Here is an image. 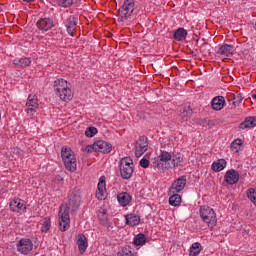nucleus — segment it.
I'll list each match as a JSON object with an SVG mask.
<instances>
[{"instance_id":"29","label":"nucleus","mask_w":256,"mask_h":256,"mask_svg":"<svg viewBox=\"0 0 256 256\" xmlns=\"http://www.w3.org/2000/svg\"><path fill=\"white\" fill-rule=\"evenodd\" d=\"M133 243L136 247L145 245L147 243V237H145V234L140 233L134 237Z\"/></svg>"},{"instance_id":"2","label":"nucleus","mask_w":256,"mask_h":256,"mask_svg":"<svg viewBox=\"0 0 256 256\" xmlns=\"http://www.w3.org/2000/svg\"><path fill=\"white\" fill-rule=\"evenodd\" d=\"M54 91L56 95L61 99V101H71L73 99V91L69 87V83L63 79L58 78L54 81Z\"/></svg>"},{"instance_id":"36","label":"nucleus","mask_w":256,"mask_h":256,"mask_svg":"<svg viewBox=\"0 0 256 256\" xmlns=\"http://www.w3.org/2000/svg\"><path fill=\"white\" fill-rule=\"evenodd\" d=\"M247 197L256 207V189L254 188L248 189Z\"/></svg>"},{"instance_id":"28","label":"nucleus","mask_w":256,"mask_h":256,"mask_svg":"<svg viewBox=\"0 0 256 256\" xmlns=\"http://www.w3.org/2000/svg\"><path fill=\"white\" fill-rule=\"evenodd\" d=\"M202 251L201 243H193L189 250V256H198Z\"/></svg>"},{"instance_id":"30","label":"nucleus","mask_w":256,"mask_h":256,"mask_svg":"<svg viewBox=\"0 0 256 256\" xmlns=\"http://www.w3.org/2000/svg\"><path fill=\"white\" fill-rule=\"evenodd\" d=\"M14 65H17L18 67H29L31 65V58H20L14 60Z\"/></svg>"},{"instance_id":"5","label":"nucleus","mask_w":256,"mask_h":256,"mask_svg":"<svg viewBox=\"0 0 256 256\" xmlns=\"http://www.w3.org/2000/svg\"><path fill=\"white\" fill-rule=\"evenodd\" d=\"M173 159V155H171V152H167L165 150H161L160 154L154 158L152 165L155 169H159L164 171V169H171V165L169 164V161Z\"/></svg>"},{"instance_id":"18","label":"nucleus","mask_w":256,"mask_h":256,"mask_svg":"<svg viewBox=\"0 0 256 256\" xmlns=\"http://www.w3.org/2000/svg\"><path fill=\"white\" fill-rule=\"evenodd\" d=\"M10 209L15 213H21V211H25L27 207H25V202L19 198H15L10 202Z\"/></svg>"},{"instance_id":"15","label":"nucleus","mask_w":256,"mask_h":256,"mask_svg":"<svg viewBox=\"0 0 256 256\" xmlns=\"http://www.w3.org/2000/svg\"><path fill=\"white\" fill-rule=\"evenodd\" d=\"M76 245L78 246L79 253L83 255V253H85L89 247V241L84 234H79L76 237Z\"/></svg>"},{"instance_id":"17","label":"nucleus","mask_w":256,"mask_h":256,"mask_svg":"<svg viewBox=\"0 0 256 256\" xmlns=\"http://www.w3.org/2000/svg\"><path fill=\"white\" fill-rule=\"evenodd\" d=\"M65 26L67 28V33L73 37V35H75V31H77V17L69 16L66 19Z\"/></svg>"},{"instance_id":"37","label":"nucleus","mask_w":256,"mask_h":256,"mask_svg":"<svg viewBox=\"0 0 256 256\" xmlns=\"http://www.w3.org/2000/svg\"><path fill=\"white\" fill-rule=\"evenodd\" d=\"M183 163V157L181 156H173V159H172V165L174 168H177V167H181V165Z\"/></svg>"},{"instance_id":"1","label":"nucleus","mask_w":256,"mask_h":256,"mask_svg":"<svg viewBox=\"0 0 256 256\" xmlns=\"http://www.w3.org/2000/svg\"><path fill=\"white\" fill-rule=\"evenodd\" d=\"M81 207V191L74 190L72 191L66 201H64L59 208L58 217H59V227L60 231L65 232L69 227H71V215H75Z\"/></svg>"},{"instance_id":"16","label":"nucleus","mask_w":256,"mask_h":256,"mask_svg":"<svg viewBox=\"0 0 256 256\" xmlns=\"http://www.w3.org/2000/svg\"><path fill=\"white\" fill-rule=\"evenodd\" d=\"M224 179L228 185H235L239 183V172L234 169L228 170L225 173Z\"/></svg>"},{"instance_id":"32","label":"nucleus","mask_w":256,"mask_h":256,"mask_svg":"<svg viewBox=\"0 0 256 256\" xmlns=\"http://www.w3.org/2000/svg\"><path fill=\"white\" fill-rule=\"evenodd\" d=\"M98 220L100 221L101 225H107L108 218H107V210L100 209L98 212Z\"/></svg>"},{"instance_id":"13","label":"nucleus","mask_w":256,"mask_h":256,"mask_svg":"<svg viewBox=\"0 0 256 256\" xmlns=\"http://www.w3.org/2000/svg\"><path fill=\"white\" fill-rule=\"evenodd\" d=\"M107 197V188L105 184V176L100 177L98 188L96 191V198L99 199V201L105 200Z\"/></svg>"},{"instance_id":"3","label":"nucleus","mask_w":256,"mask_h":256,"mask_svg":"<svg viewBox=\"0 0 256 256\" xmlns=\"http://www.w3.org/2000/svg\"><path fill=\"white\" fill-rule=\"evenodd\" d=\"M61 157L67 171H70L71 173L77 171V158L75 157V153L73 152L71 147H62Z\"/></svg>"},{"instance_id":"14","label":"nucleus","mask_w":256,"mask_h":256,"mask_svg":"<svg viewBox=\"0 0 256 256\" xmlns=\"http://www.w3.org/2000/svg\"><path fill=\"white\" fill-rule=\"evenodd\" d=\"M94 147H95V152L104 153V154L111 153V150L113 149V146L111 145V143L103 140H99L95 142Z\"/></svg>"},{"instance_id":"42","label":"nucleus","mask_w":256,"mask_h":256,"mask_svg":"<svg viewBox=\"0 0 256 256\" xmlns=\"http://www.w3.org/2000/svg\"><path fill=\"white\" fill-rule=\"evenodd\" d=\"M252 98H253V99H256V94H253V95H252Z\"/></svg>"},{"instance_id":"43","label":"nucleus","mask_w":256,"mask_h":256,"mask_svg":"<svg viewBox=\"0 0 256 256\" xmlns=\"http://www.w3.org/2000/svg\"><path fill=\"white\" fill-rule=\"evenodd\" d=\"M212 123H213V121H209V122H208V125H212Z\"/></svg>"},{"instance_id":"8","label":"nucleus","mask_w":256,"mask_h":256,"mask_svg":"<svg viewBox=\"0 0 256 256\" xmlns=\"http://www.w3.org/2000/svg\"><path fill=\"white\" fill-rule=\"evenodd\" d=\"M149 149V139L147 136H140L135 145V157H141Z\"/></svg>"},{"instance_id":"6","label":"nucleus","mask_w":256,"mask_h":256,"mask_svg":"<svg viewBox=\"0 0 256 256\" xmlns=\"http://www.w3.org/2000/svg\"><path fill=\"white\" fill-rule=\"evenodd\" d=\"M135 164H133V159L131 157H124L119 161V171L122 179H131L133 177V173Z\"/></svg>"},{"instance_id":"21","label":"nucleus","mask_w":256,"mask_h":256,"mask_svg":"<svg viewBox=\"0 0 256 256\" xmlns=\"http://www.w3.org/2000/svg\"><path fill=\"white\" fill-rule=\"evenodd\" d=\"M179 111L181 121H187L188 119H191V116L193 115V109H191V106L183 105L180 107Z\"/></svg>"},{"instance_id":"20","label":"nucleus","mask_w":256,"mask_h":256,"mask_svg":"<svg viewBox=\"0 0 256 256\" xmlns=\"http://www.w3.org/2000/svg\"><path fill=\"white\" fill-rule=\"evenodd\" d=\"M212 109L214 111H221L223 107H225V97L223 96H216L212 99Z\"/></svg>"},{"instance_id":"9","label":"nucleus","mask_w":256,"mask_h":256,"mask_svg":"<svg viewBox=\"0 0 256 256\" xmlns=\"http://www.w3.org/2000/svg\"><path fill=\"white\" fill-rule=\"evenodd\" d=\"M26 113L30 116L35 115L37 113V109H39V99L35 95H29L26 102Z\"/></svg>"},{"instance_id":"22","label":"nucleus","mask_w":256,"mask_h":256,"mask_svg":"<svg viewBox=\"0 0 256 256\" xmlns=\"http://www.w3.org/2000/svg\"><path fill=\"white\" fill-rule=\"evenodd\" d=\"M253 127H256V116L245 118L239 125V129H251Z\"/></svg>"},{"instance_id":"23","label":"nucleus","mask_w":256,"mask_h":256,"mask_svg":"<svg viewBox=\"0 0 256 256\" xmlns=\"http://www.w3.org/2000/svg\"><path fill=\"white\" fill-rule=\"evenodd\" d=\"M126 219V225H129L130 227H135L141 223V218L139 215L136 214H127L125 216Z\"/></svg>"},{"instance_id":"41","label":"nucleus","mask_w":256,"mask_h":256,"mask_svg":"<svg viewBox=\"0 0 256 256\" xmlns=\"http://www.w3.org/2000/svg\"><path fill=\"white\" fill-rule=\"evenodd\" d=\"M36 0H23L24 3H35Z\"/></svg>"},{"instance_id":"44","label":"nucleus","mask_w":256,"mask_h":256,"mask_svg":"<svg viewBox=\"0 0 256 256\" xmlns=\"http://www.w3.org/2000/svg\"><path fill=\"white\" fill-rule=\"evenodd\" d=\"M233 105H235V102H233Z\"/></svg>"},{"instance_id":"38","label":"nucleus","mask_w":256,"mask_h":256,"mask_svg":"<svg viewBox=\"0 0 256 256\" xmlns=\"http://www.w3.org/2000/svg\"><path fill=\"white\" fill-rule=\"evenodd\" d=\"M98 131L95 127H88L85 131L86 137H95L97 135Z\"/></svg>"},{"instance_id":"11","label":"nucleus","mask_w":256,"mask_h":256,"mask_svg":"<svg viewBox=\"0 0 256 256\" xmlns=\"http://www.w3.org/2000/svg\"><path fill=\"white\" fill-rule=\"evenodd\" d=\"M187 185V178L185 176H180L178 179H176L169 191L170 193H181V191H183V189H185V186Z\"/></svg>"},{"instance_id":"34","label":"nucleus","mask_w":256,"mask_h":256,"mask_svg":"<svg viewBox=\"0 0 256 256\" xmlns=\"http://www.w3.org/2000/svg\"><path fill=\"white\" fill-rule=\"evenodd\" d=\"M49 229H51V218L46 217L42 220L41 231H42V233H47V231H49Z\"/></svg>"},{"instance_id":"27","label":"nucleus","mask_w":256,"mask_h":256,"mask_svg":"<svg viewBox=\"0 0 256 256\" xmlns=\"http://www.w3.org/2000/svg\"><path fill=\"white\" fill-rule=\"evenodd\" d=\"M174 39L176 41H185V39H187V30H185V28H178L174 32Z\"/></svg>"},{"instance_id":"24","label":"nucleus","mask_w":256,"mask_h":256,"mask_svg":"<svg viewBox=\"0 0 256 256\" xmlns=\"http://www.w3.org/2000/svg\"><path fill=\"white\" fill-rule=\"evenodd\" d=\"M227 167V161L225 159H218L212 163L211 169L215 171V173H219L223 171Z\"/></svg>"},{"instance_id":"10","label":"nucleus","mask_w":256,"mask_h":256,"mask_svg":"<svg viewBox=\"0 0 256 256\" xmlns=\"http://www.w3.org/2000/svg\"><path fill=\"white\" fill-rule=\"evenodd\" d=\"M17 251L22 255H29L33 251V242L31 239H21L17 243Z\"/></svg>"},{"instance_id":"39","label":"nucleus","mask_w":256,"mask_h":256,"mask_svg":"<svg viewBox=\"0 0 256 256\" xmlns=\"http://www.w3.org/2000/svg\"><path fill=\"white\" fill-rule=\"evenodd\" d=\"M140 167H143V169H147L149 167V160L146 158H142L139 162Z\"/></svg>"},{"instance_id":"7","label":"nucleus","mask_w":256,"mask_h":256,"mask_svg":"<svg viewBox=\"0 0 256 256\" xmlns=\"http://www.w3.org/2000/svg\"><path fill=\"white\" fill-rule=\"evenodd\" d=\"M135 11V0H124L123 5L118 10V23H125Z\"/></svg>"},{"instance_id":"4","label":"nucleus","mask_w":256,"mask_h":256,"mask_svg":"<svg viewBox=\"0 0 256 256\" xmlns=\"http://www.w3.org/2000/svg\"><path fill=\"white\" fill-rule=\"evenodd\" d=\"M199 213L202 221L206 223L210 229H213V227L217 225V214L213 208L205 205L201 206Z\"/></svg>"},{"instance_id":"26","label":"nucleus","mask_w":256,"mask_h":256,"mask_svg":"<svg viewBox=\"0 0 256 256\" xmlns=\"http://www.w3.org/2000/svg\"><path fill=\"white\" fill-rule=\"evenodd\" d=\"M168 195H170L169 203L172 205V207H179V205H181V195L171 193V190H169Z\"/></svg>"},{"instance_id":"33","label":"nucleus","mask_w":256,"mask_h":256,"mask_svg":"<svg viewBox=\"0 0 256 256\" xmlns=\"http://www.w3.org/2000/svg\"><path fill=\"white\" fill-rule=\"evenodd\" d=\"M79 0H57L59 7H64V9H67V7H72V5H75Z\"/></svg>"},{"instance_id":"35","label":"nucleus","mask_w":256,"mask_h":256,"mask_svg":"<svg viewBox=\"0 0 256 256\" xmlns=\"http://www.w3.org/2000/svg\"><path fill=\"white\" fill-rule=\"evenodd\" d=\"M117 256H137L133 253L130 246H125L117 253Z\"/></svg>"},{"instance_id":"25","label":"nucleus","mask_w":256,"mask_h":256,"mask_svg":"<svg viewBox=\"0 0 256 256\" xmlns=\"http://www.w3.org/2000/svg\"><path fill=\"white\" fill-rule=\"evenodd\" d=\"M233 49V45L224 44L220 46V48L218 49V53L220 55H223V57H231V55H233Z\"/></svg>"},{"instance_id":"12","label":"nucleus","mask_w":256,"mask_h":256,"mask_svg":"<svg viewBox=\"0 0 256 256\" xmlns=\"http://www.w3.org/2000/svg\"><path fill=\"white\" fill-rule=\"evenodd\" d=\"M36 27L39 31H49L55 27V22L51 18H40L36 23Z\"/></svg>"},{"instance_id":"31","label":"nucleus","mask_w":256,"mask_h":256,"mask_svg":"<svg viewBox=\"0 0 256 256\" xmlns=\"http://www.w3.org/2000/svg\"><path fill=\"white\" fill-rule=\"evenodd\" d=\"M243 145V140L241 139H236L234 140L231 145H230V149L231 151H233L234 153H239V151L241 150V146Z\"/></svg>"},{"instance_id":"19","label":"nucleus","mask_w":256,"mask_h":256,"mask_svg":"<svg viewBox=\"0 0 256 256\" xmlns=\"http://www.w3.org/2000/svg\"><path fill=\"white\" fill-rule=\"evenodd\" d=\"M133 197L127 192H121L117 195V200L121 207H127L131 203Z\"/></svg>"},{"instance_id":"40","label":"nucleus","mask_w":256,"mask_h":256,"mask_svg":"<svg viewBox=\"0 0 256 256\" xmlns=\"http://www.w3.org/2000/svg\"><path fill=\"white\" fill-rule=\"evenodd\" d=\"M84 151H86V153H93V151H95V144L86 146Z\"/></svg>"}]
</instances>
